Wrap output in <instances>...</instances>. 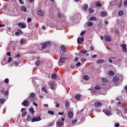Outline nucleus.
<instances>
[{"mask_svg": "<svg viewBox=\"0 0 127 127\" xmlns=\"http://www.w3.org/2000/svg\"><path fill=\"white\" fill-rule=\"evenodd\" d=\"M94 89L95 90H100L101 89V87L99 85H96L95 86Z\"/></svg>", "mask_w": 127, "mask_h": 127, "instance_id": "7c9ffc66", "label": "nucleus"}, {"mask_svg": "<svg viewBox=\"0 0 127 127\" xmlns=\"http://www.w3.org/2000/svg\"><path fill=\"white\" fill-rule=\"evenodd\" d=\"M115 127H120V124L119 123H116L115 124Z\"/></svg>", "mask_w": 127, "mask_h": 127, "instance_id": "680f3d73", "label": "nucleus"}, {"mask_svg": "<svg viewBox=\"0 0 127 127\" xmlns=\"http://www.w3.org/2000/svg\"><path fill=\"white\" fill-rule=\"evenodd\" d=\"M61 49H62V51L63 52H66V48L64 46H61Z\"/></svg>", "mask_w": 127, "mask_h": 127, "instance_id": "aec40b11", "label": "nucleus"}, {"mask_svg": "<svg viewBox=\"0 0 127 127\" xmlns=\"http://www.w3.org/2000/svg\"><path fill=\"white\" fill-rule=\"evenodd\" d=\"M25 42V41L23 39H21V44H23Z\"/></svg>", "mask_w": 127, "mask_h": 127, "instance_id": "5fc2aeb1", "label": "nucleus"}, {"mask_svg": "<svg viewBox=\"0 0 127 127\" xmlns=\"http://www.w3.org/2000/svg\"><path fill=\"white\" fill-rule=\"evenodd\" d=\"M42 49H45L46 47H50L51 45L50 44V42H46L42 44Z\"/></svg>", "mask_w": 127, "mask_h": 127, "instance_id": "f257e3e1", "label": "nucleus"}, {"mask_svg": "<svg viewBox=\"0 0 127 127\" xmlns=\"http://www.w3.org/2000/svg\"><path fill=\"white\" fill-rule=\"evenodd\" d=\"M8 94V91H6L4 93V95L5 96H7V94Z\"/></svg>", "mask_w": 127, "mask_h": 127, "instance_id": "052dcab7", "label": "nucleus"}, {"mask_svg": "<svg viewBox=\"0 0 127 127\" xmlns=\"http://www.w3.org/2000/svg\"><path fill=\"white\" fill-rule=\"evenodd\" d=\"M36 64L37 66H39V65H40V61H38L36 63Z\"/></svg>", "mask_w": 127, "mask_h": 127, "instance_id": "ea45409f", "label": "nucleus"}, {"mask_svg": "<svg viewBox=\"0 0 127 127\" xmlns=\"http://www.w3.org/2000/svg\"><path fill=\"white\" fill-rule=\"evenodd\" d=\"M31 115H28L27 118V121H28V122H31Z\"/></svg>", "mask_w": 127, "mask_h": 127, "instance_id": "5701e85b", "label": "nucleus"}, {"mask_svg": "<svg viewBox=\"0 0 127 127\" xmlns=\"http://www.w3.org/2000/svg\"><path fill=\"white\" fill-rule=\"evenodd\" d=\"M119 15H123V14H124V12L123 11H120L119 12Z\"/></svg>", "mask_w": 127, "mask_h": 127, "instance_id": "de8ad7c7", "label": "nucleus"}, {"mask_svg": "<svg viewBox=\"0 0 127 127\" xmlns=\"http://www.w3.org/2000/svg\"><path fill=\"white\" fill-rule=\"evenodd\" d=\"M65 60H67V58L63 57L60 59V61L61 63H64V62H65Z\"/></svg>", "mask_w": 127, "mask_h": 127, "instance_id": "4468645a", "label": "nucleus"}, {"mask_svg": "<svg viewBox=\"0 0 127 127\" xmlns=\"http://www.w3.org/2000/svg\"><path fill=\"white\" fill-rule=\"evenodd\" d=\"M18 1H19L20 3H21V4H24V2H23V0H18Z\"/></svg>", "mask_w": 127, "mask_h": 127, "instance_id": "3c124183", "label": "nucleus"}, {"mask_svg": "<svg viewBox=\"0 0 127 127\" xmlns=\"http://www.w3.org/2000/svg\"><path fill=\"white\" fill-rule=\"evenodd\" d=\"M64 114V112H59L58 115H60L61 116H62Z\"/></svg>", "mask_w": 127, "mask_h": 127, "instance_id": "0e129e2a", "label": "nucleus"}, {"mask_svg": "<svg viewBox=\"0 0 127 127\" xmlns=\"http://www.w3.org/2000/svg\"><path fill=\"white\" fill-rule=\"evenodd\" d=\"M52 79H56V78H57V75L55 73H53L52 74Z\"/></svg>", "mask_w": 127, "mask_h": 127, "instance_id": "b1692460", "label": "nucleus"}, {"mask_svg": "<svg viewBox=\"0 0 127 127\" xmlns=\"http://www.w3.org/2000/svg\"><path fill=\"white\" fill-rule=\"evenodd\" d=\"M105 62V60H99L97 61V64H101L102 63H104Z\"/></svg>", "mask_w": 127, "mask_h": 127, "instance_id": "412c9836", "label": "nucleus"}, {"mask_svg": "<svg viewBox=\"0 0 127 127\" xmlns=\"http://www.w3.org/2000/svg\"><path fill=\"white\" fill-rule=\"evenodd\" d=\"M89 12H90V13H92V12H94V10L92 8H89Z\"/></svg>", "mask_w": 127, "mask_h": 127, "instance_id": "09e8293b", "label": "nucleus"}, {"mask_svg": "<svg viewBox=\"0 0 127 127\" xmlns=\"http://www.w3.org/2000/svg\"><path fill=\"white\" fill-rule=\"evenodd\" d=\"M41 120L42 119H41V118H40V117L37 116V117L33 118L31 120V122L35 123V122H40Z\"/></svg>", "mask_w": 127, "mask_h": 127, "instance_id": "f03ea898", "label": "nucleus"}, {"mask_svg": "<svg viewBox=\"0 0 127 127\" xmlns=\"http://www.w3.org/2000/svg\"><path fill=\"white\" fill-rule=\"evenodd\" d=\"M108 74L109 76H114V75H115V72L113 71V70H111L108 71Z\"/></svg>", "mask_w": 127, "mask_h": 127, "instance_id": "6ab92c4d", "label": "nucleus"}, {"mask_svg": "<svg viewBox=\"0 0 127 127\" xmlns=\"http://www.w3.org/2000/svg\"><path fill=\"white\" fill-rule=\"evenodd\" d=\"M9 82V79H8V78H6L4 79V83H5V84H8Z\"/></svg>", "mask_w": 127, "mask_h": 127, "instance_id": "2f4dec72", "label": "nucleus"}, {"mask_svg": "<svg viewBox=\"0 0 127 127\" xmlns=\"http://www.w3.org/2000/svg\"><path fill=\"white\" fill-rule=\"evenodd\" d=\"M50 87L52 90H54V88L55 87V83L54 82H52L50 84Z\"/></svg>", "mask_w": 127, "mask_h": 127, "instance_id": "2eb2a0df", "label": "nucleus"}, {"mask_svg": "<svg viewBox=\"0 0 127 127\" xmlns=\"http://www.w3.org/2000/svg\"><path fill=\"white\" fill-rule=\"evenodd\" d=\"M42 91L45 92L46 94H47V90H46V88L45 87H43L42 88Z\"/></svg>", "mask_w": 127, "mask_h": 127, "instance_id": "72a5a7b5", "label": "nucleus"}, {"mask_svg": "<svg viewBox=\"0 0 127 127\" xmlns=\"http://www.w3.org/2000/svg\"><path fill=\"white\" fill-rule=\"evenodd\" d=\"M112 81L114 82L115 83H118V82H119V77L117 76L113 77V79H112Z\"/></svg>", "mask_w": 127, "mask_h": 127, "instance_id": "ddd939ff", "label": "nucleus"}, {"mask_svg": "<svg viewBox=\"0 0 127 127\" xmlns=\"http://www.w3.org/2000/svg\"><path fill=\"white\" fill-rule=\"evenodd\" d=\"M26 110V109H25V108H22L21 110V113H23V112H24Z\"/></svg>", "mask_w": 127, "mask_h": 127, "instance_id": "bf43d9fd", "label": "nucleus"}, {"mask_svg": "<svg viewBox=\"0 0 127 127\" xmlns=\"http://www.w3.org/2000/svg\"><path fill=\"white\" fill-rule=\"evenodd\" d=\"M21 9L22 11L26 12V7H25V6L21 7Z\"/></svg>", "mask_w": 127, "mask_h": 127, "instance_id": "393cba45", "label": "nucleus"}, {"mask_svg": "<svg viewBox=\"0 0 127 127\" xmlns=\"http://www.w3.org/2000/svg\"><path fill=\"white\" fill-rule=\"evenodd\" d=\"M4 102H5V99H0V104H3Z\"/></svg>", "mask_w": 127, "mask_h": 127, "instance_id": "c756f323", "label": "nucleus"}, {"mask_svg": "<svg viewBox=\"0 0 127 127\" xmlns=\"http://www.w3.org/2000/svg\"><path fill=\"white\" fill-rule=\"evenodd\" d=\"M29 111L31 114V115H32V116L34 115L35 112H34V108H33V107H30L29 109Z\"/></svg>", "mask_w": 127, "mask_h": 127, "instance_id": "1a4fd4ad", "label": "nucleus"}, {"mask_svg": "<svg viewBox=\"0 0 127 127\" xmlns=\"http://www.w3.org/2000/svg\"><path fill=\"white\" fill-rule=\"evenodd\" d=\"M78 58H75V59H74V62H78Z\"/></svg>", "mask_w": 127, "mask_h": 127, "instance_id": "774afa93", "label": "nucleus"}, {"mask_svg": "<svg viewBox=\"0 0 127 127\" xmlns=\"http://www.w3.org/2000/svg\"><path fill=\"white\" fill-rule=\"evenodd\" d=\"M54 125V122H53L49 123L48 126H49V127H52Z\"/></svg>", "mask_w": 127, "mask_h": 127, "instance_id": "58836bf2", "label": "nucleus"}, {"mask_svg": "<svg viewBox=\"0 0 127 127\" xmlns=\"http://www.w3.org/2000/svg\"><path fill=\"white\" fill-rule=\"evenodd\" d=\"M69 106V101H68V100H66L65 101V107L66 108H67V107H68Z\"/></svg>", "mask_w": 127, "mask_h": 127, "instance_id": "4c0bfd02", "label": "nucleus"}, {"mask_svg": "<svg viewBox=\"0 0 127 127\" xmlns=\"http://www.w3.org/2000/svg\"><path fill=\"white\" fill-rule=\"evenodd\" d=\"M77 122H78V121L76 119V120H73L72 122H71V124L72 125H74V124H76V123H77Z\"/></svg>", "mask_w": 127, "mask_h": 127, "instance_id": "c9c22d12", "label": "nucleus"}, {"mask_svg": "<svg viewBox=\"0 0 127 127\" xmlns=\"http://www.w3.org/2000/svg\"><path fill=\"white\" fill-rule=\"evenodd\" d=\"M81 65V63L80 62H78L75 65V66L76 67H78V66H80Z\"/></svg>", "mask_w": 127, "mask_h": 127, "instance_id": "603ef678", "label": "nucleus"}, {"mask_svg": "<svg viewBox=\"0 0 127 127\" xmlns=\"http://www.w3.org/2000/svg\"><path fill=\"white\" fill-rule=\"evenodd\" d=\"M59 107H60V104L59 103H57L56 107L57 108H59Z\"/></svg>", "mask_w": 127, "mask_h": 127, "instance_id": "e2e57ef3", "label": "nucleus"}, {"mask_svg": "<svg viewBox=\"0 0 127 127\" xmlns=\"http://www.w3.org/2000/svg\"><path fill=\"white\" fill-rule=\"evenodd\" d=\"M83 9L85 10H87V9H88V5H84Z\"/></svg>", "mask_w": 127, "mask_h": 127, "instance_id": "37998d69", "label": "nucleus"}, {"mask_svg": "<svg viewBox=\"0 0 127 127\" xmlns=\"http://www.w3.org/2000/svg\"><path fill=\"white\" fill-rule=\"evenodd\" d=\"M12 61V58L11 57H9L7 62L8 63H9V62Z\"/></svg>", "mask_w": 127, "mask_h": 127, "instance_id": "a18cd8bd", "label": "nucleus"}, {"mask_svg": "<svg viewBox=\"0 0 127 127\" xmlns=\"http://www.w3.org/2000/svg\"><path fill=\"white\" fill-rule=\"evenodd\" d=\"M115 32H116V33H120V31H119V29H115Z\"/></svg>", "mask_w": 127, "mask_h": 127, "instance_id": "864d4df0", "label": "nucleus"}, {"mask_svg": "<svg viewBox=\"0 0 127 127\" xmlns=\"http://www.w3.org/2000/svg\"><path fill=\"white\" fill-rule=\"evenodd\" d=\"M14 64L15 67H17L18 65H19V63H18V62H15Z\"/></svg>", "mask_w": 127, "mask_h": 127, "instance_id": "e433bc0d", "label": "nucleus"}, {"mask_svg": "<svg viewBox=\"0 0 127 127\" xmlns=\"http://www.w3.org/2000/svg\"><path fill=\"white\" fill-rule=\"evenodd\" d=\"M94 106L95 107H101V106H103V104L101 102H96L95 103Z\"/></svg>", "mask_w": 127, "mask_h": 127, "instance_id": "9d476101", "label": "nucleus"}, {"mask_svg": "<svg viewBox=\"0 0 127 127\" xmlns=\"http://www.w3.org/2000/svg\"><path fill=\"white\" fill-rule=\"evenodd\" d=\"M73 114L72 111H68L67 116L69 118V119H72L73 118Z\"/></svg>", "mask_w": 127, "mask_h": 127, "instance_id": "6e6552de", "label": "nucleus"}, {"mask_svg": "<svg viewBox=\"0 0 127 127\" xmlns=\"http://www.w3.org/2000/svg\"><path fill=\"white\" fill-rule=\"evenodd\" d=\"M81 95L78 94V95H76L74 97V98H75V99H76L77 100V101H79V100H80V99H81Z\"/></svg>", "mask_w": 127, "mask_h": 127, "instance_id": "f3484780", "label": "nucleus"}, {"mask_svg": "<svg viewBox=\"0 0 127 127\" xmlns=\"http://www.w3.org/2000/svg\"><path fill=\"white\" fill-rule=\"evenodd\" d=\"M100 15L101 16H102V17L107 16V15H108V13L105 11H102L100 13Z\"/></svg>", "mask_w": 127, "mask_h": 127, "instance_id": "f8f14e48", "label": "nucleus"}, {"mask_svg": "<svg viewBox=\"0 0 127 127\" xmlns=\"http://www.w3.org/2000/svg\"><path fill=\"white\" fill-rule=\"evenodd\" d=\"M102 82L103 83H108V80H107V79H106L105 78H102Z\"/></svg>", "mask_w": 127, "mask_h": 127, "instance_id": "c85d7f7f", "label": "nucleus"}, {"mask_svg": "<svg viewBox=\"0 0 127 127\" xmlns=\"http://www.w3.org/2000/svg\"><path fill=\"white\" fill-rule=\"evenodd\" d=\"M29 98L31 99H33V98H35V94L34 93H31L30 94Z\"/></svg>", "mask_w": 127, "mask_h": 127, "instance_id": "a211bd4d", "label": "nucleus"}, {"mask_svg": "<svg viewBox=\"0 0 127 127\" xmlns=\"http://www.w3.org/2000/svg\"><path fill=\"white\" fill-rule=\"evenodd\" d=\"M0 93L1 94L4 93V87L1 88V89L0 90Z\"/></svg>", "mask_w": 127, "mask_h": 127, "instance_id": "a19ab883", "label": "nucleus"}, {"mask_svg": "<svg viewBox=\"0 0 127 127\" xmlns=\"http://www.w3.org/2000/svg\"><path fill=\"white\" fill-rule=\"evenodd\" d=\"M31 18H28V19H27V22H31Z\"/></svg>", "mask_w": 127, "mask_h": 127, "instance_id": "13d9d810", "label": "nucleus"}, {"mask_svg": "<svg viewBox=\"0 0 127 127\" xmlns=\"http://www.w3.org/2000/svg\"><path fill=\"white\" fill-rule=\"evenodd\" d=\"M83 42H84V38H78L77 39V43L79 45H81Z\"/></svg>", "mask_w": 127, "mask_h": 127, "instance_id": "20e7f679", "label": "nucleus"}, {"mask_svg": "<svg viewBox=\"0 0 127 127\" xmlns=\"http://www.w3.org/2000/svg\"><path fill=\"white\" fill-rule=\"evenodd\" d=\"M90 20H97V18L96 17H91Z\"/></svg>", "mask_w": 127, "mask_h": 127, "instance_id": "473e14b6", "label": "nucleus"}, {"mask_svg": "<svg viewBox=\"0 0 127 127\" xmlns=\"http://www.w3.org/2000/svg\"><path fill=\"white\" fill-rule=\"evenodd\" d=\"M107 48L108 50H112V49L111 48V47H110V46H108L107 47Z\"/></svg>", "mask_w": 127, "mask_h": 127, "instance_id": "69168bd1", "label": "nucleus"}, {"mask_svg": "<svg viewBox=\"0 0 127 127\" xmlns=\"http://www.w3.org/2000/svg\"><path fill=\"white\" fill-rule=\"evenodd\" d=\"M48 114H49L50 115H54V111H53L49 110V111H48Z\"/></svg>", "mask_w": 127, "mask_h": 127, "instance_id": "bb28decb", "label": "nucleus"}, {"mask_svg": "<svg viewBox=\"0 0 127 127\" xmlns=\"http://www.w3.org/2000/svg\"><path fill=\"white\" fill-rule=\"evenodd\" d=\"M83 79L84 80H85L86 81H89V76L85 75L83 76Z\"/></svg>", "mask_w": 127, "mask_h": 127, "instance_id": "4be33fe9", "label": "nucleus"}, {"mask_svg": "<svg viewBox=\"0 0 127 127\" xmlns=\"http://www.w3.org/2000/svg\"><path fill=\"white\" fill-rule=\"evenodd\" d=\"M22 106H24V107H27L28 105H29V102L27 100H24L22 103Z\"/></svg>", "mask_w": 127, "mask_h": 127, "instance_id": "39448f33", "label": "nucleus"}, {"mask_svg": "<svg viewBox=\"0 0 127 127\" xmlns=\"http://www.w3.org/2000/svg\"><path fill=\"white\" fill-rule=\"evenodd\" d=\"M49 105L47 104H44V108H48Z\"/></svg>", "mask_w": 127, "mask_h": 127, "instance_id": "6e6d98bb", "label": "nucleus"}, {"mask_svg": "<svg viewBox=\"0 0 127 127\" xmlns=\"http://www.w3.org/2000/svg\"><path fill=\"white\" fill-rule=\"evenodd\" d=\"M96 6H102V3L100 2H96Z\"/></svg>", "mask_w": 127, "mask_h": 127, "instance_id": "cd10ccee", "label": "nucleus"}, {"mask_svg": "<svg viewBox=\"0 0 127 127\" xmlns=\"http://www.w3.org/2000/svg\"><path fill=\"white\" fill-rule=\"evenodd\" d=\"M57 125L58 127H62V126H64V122L59 121L57 123Z\"/></svg>", "mask_w": 127, "mask_h": 127, "instance_id": "9b49d317", "label": "nucleus"}, {"mask_svg": "<svg viewBox=\"0 0 127 127\" xmlns=\"http://www.w3.org/2000/svg\"><path fill=\"white\" fill-rule=\"evenodd\" d=\"M37 13L39 15H40L41 16H43V15H44V12L42 10H38Z\"/></svg>", "mask_w": 127, "mask_h": 127, "instance_id": "0eeeda50", "label": "nucleus"}, {"mask_svg": "<svg viewBox=\"0 0 127 127\" xmlns=\"http://www.w3.org/2000/svg\"><path fill=\"white\" fill-rule=\"evenodd\" d=\"M93 23L92 22H88L87 23L88 26H89L90 27L93 26Z\"/></svg>", "mask_w": 127, "mask_h": 127, "instance_id": "a878e982", "label": "nucleus"}, {"mask_svg": "<svg viewBox=\"0 0 127 127\" xmlns=\"http://www.w3.org/2000/svg\"><path fill=\"white\" fill-rule=\"evenodd\" d=\"M85 31H83L80 33V35H81V36H83V35H85Z\"/></svg>", "mask_w": 127, "mask_h": 127, "instance_id": "49530a36", "label": "nucleus"}, {"mask_svg": "<svg viewBox=\"0 0 127 127\" xmlns=\"http://www.w3.org/2000/svg\"><path fill=\"white\" fill-rule=\"evenodd\" d=\"M18 26L21 28H26V24L25 23L19 22L17 24Z\"/></svg>", "mask_w": 127, "mask_h": 127, "instance_id": "7ed1b4c3", "label": "nucleus"}, {"mask_svg": "<svg viewBox=\"0 0 127 127\" xmlns=\"http://www.w3.org/2000/svg\"><path fill=\"white\" fill-rule=\"evenodd\" d=\"M104 38L107 42H111L112 41V39L110 36H106Z\"/></svg>", "mask_w": 127, "mask_h": 127, "instance_id": "423d86ee", "label": "nucleus"}, {"mask_svg": "<svg viewBox=\"0 0 127 127\" xmlns=\"http://www.w3.org/2000/svg\"><path fill=\"white\" fill-rule=\"evenodd\" d=\"M6 55H7V56H11V54L10 53V52H7V53H6Z\"/></svg>", "mask_w": 127, "mask_h": 127, "instance_id": "4d7b16f0", "label": "nucleus"}, {"mask_svg": "<svg viewBox=\"0 0 127 127\" xmlns=\"http://www.w3.org/2000/svg\"><path fill=\"white\" fill-rule=\"evenodd\" d=\"M122 51L123 52H125V53H127V48H126L125 49H123Z\"/></svg>", "mask_w": 127, "mask_h": 127, "instance_id": "8fccbe9b", "label": "nucleus"}, {"mask_svg": "<svg viewBox=\"0 0 127 127\" xmlns=\"http://www.w3.org/2000/svg\"><path fill=\"white\" fill-rule=\"evenodd\" d=\"M121 46H122L123 49L127 48V46L126 45V44H122L121 45Z\"/></svg>", "mask_w": 127, "mask_h": 127, "instance_id": "c03bdc74", "label": "nucleus"}, {"mask_svg": "<svg viewBox=\"0 0 127 127\" xmlns=\"http://www.w3.org/2000/svg\"><path fill=\"white\" fill-rule=\"evenodd\" d=\"M26 114H27V112L26 111L24 112L22 114V117L24 118V117H25V115H26Z\"/></svg>", "mask_w": 127, "mask_h": 127, "instance_id": "f704fd0d", "label": "nucleus"}, {"mask_svg": "<svg viewBox=\"0 0 127 127\" xmlns=\"http://www.w3.org/2000/svg\"><path fill=\"white\" fill-rule=\"evenodd\" d=\"M86 61V59H81V62H85Z\"/></svg>", "mask_w": 127, "mask_h": 127, "instance_id": "338daca9", "label": "nucleus"}, {"mask_svg": "<svg viewBox=\"0 0 127 127\" xmlns=\"http://www.w3.org/2000/svg\"><path fill=\"white\" fill-rule=\"evenodd\" d=\"M105 115H106V116H108V117H109V116H111V115H112V112H111V111H106L105 113Z\"/></svg>", "mask_w": 127, "mask_h": 127, "instance_id": "dca6fc26", "label": "nucleus"}, {"mask_svg": "<svg viewBox=\"0 0 127 127\" xmlns=\"http://www.w3.org/2000/svg\"><path fill=\"white\" fill-rule=\"evenodd\" d=\"M81 53H82V54H86V53H87V51L86 50H81Z\"/></svg>", "mask_w": 127, "mask_h": 127, "instance_id": "79ce46f5", "label": "nucleus"}]
</instances>
